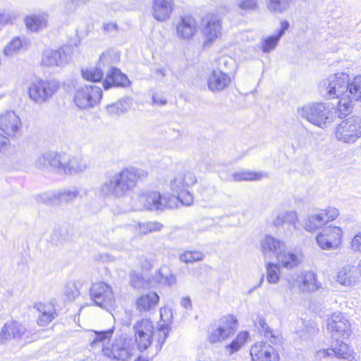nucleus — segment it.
I'll return each instance as SVG.
<instances>
[{
	"mask_svg": "<svg viewBox=\"0 0 361 361\" xmlns=\"http://www.w3.org/2000/svg\"><path fill=\"white\" fill-rule=\"evenodd\" d=\"M147 176L142 169L126 168L109 176L97 190L99 195L114 199H121L128 195L136 186L138 178Z\"/></svg>",
	"mask_w": 361,
	"mask_h": 361,
	"instance_id": "obj_1",
	"label": "nucleus"
},
{
	"mask_svg": "<svg viewBox=\"0 0 361 361\" xmlns=\"http://www.w3.org/2000/svg\"><path fill=\"white\" fill-rule=\"evenodd\" d=\"M35 166L43 171H53L66 175L82 173L88 168L87 162L80 157L55 152H48L39 156Z\"/></svg>",
	"mask_w": 361,
	"mask_h": 361,
	"instance_id": "obj_2",
	"label": "nucleus"
},
{
	"mask_svg": "<svg viewBox=\"0 0 361 361\" xmlns=\"http://www.w3.org/2000/svg\"><path fill=\"white\" fill-rule=\"evenodd\" d=\"M300 117L322 129L328 128L332 123L333 114L329 104L323 102L307 104L298 109Z\"/></svg>",
	"mask_w": 361,
	"mask_h": 361,
	"instance_id": "obj_3",
	"label": "nucleus"
},
{
	"mask_svg": "<svg viewBox=\"0 0 361 361\" xmlns=\"http://www.w3.org/2000/svg\"><path fill=\"white\" fill-rule=\"evenodd\" d=\"M88 194V190L82 187L66 188L59 191H50L39 194L36 200L48 205L57 206L68 204L78 197H83Z\"/></svg>",
	"mask_w": 361,
	"mask_h": 361,
	"instance_id": "obj_4",
	"label": "nucleus"
},
{
	"mask_svg": "<svg viewBox=\"0 0 361 361\" xmlns=\"http://www.w3.org/2000/svg\"><path fill=\"white\" fill-rule=\"evenodd\" d=\"M197 181L195 173L191 171L179 173L170 180V190L176 195L172 197L177 199V203L180 202L186 206L192 204L193 196L189 189L197 183Z\"/></svg>",
	"mask_w": 361,
	"mask_h": 361,
	"instance_id": "obj_5",
	"label": "nucleus"
},
{
	"mask_svg": "<svg viewBox=\"0 0 361 361\" xmlns=\"http://www.w3.org/2000/svg\"><path fill=\"white\" fill-rule=\"evenodd\" d=\"M348 78L349 75L345 73L330 75L320 82V93L329 99L340 98L343 96L348 97Z\"/></svg>",
	"mask_w": 361,
	"mask_h": 361,
	"instance_id": "obj_6",
	"label": "nucleus"
},
{
	"mask_svg": "<svg viewBox=\"0 0 361 361\" xmlns=\"http://www.w3.org/2000/svg\"><path fill=\"white\" fill-rule=\"evenodd\" d=\"M59 87V82L56 80L37 78L30 85L28 94L34 102L42 104L49 102L58 92Z\"/></svg>",
	"mask_w": 361,
	"mask_h": 361,
	"instance_id": "obj_7",
	"label": "nucleus"
},
{
	"mask_svg": "<svg viewBox=\"0 0 361 361\" xmlns=\"http://www.w3.org/2000/svg\"><path fill=\"white\" fill-rule=\"evenodd\" d=\"M137 200L143 208L149 211H162L177 206V199L161 195L157 191H145L139 194Z\"/></svg>",
	"mask_w": 361,
	"mask_h": 361,
	"instance_id": "obj_8",
	"label": "nucleus"
},
{
	"mask_svg": "<svg viewBox=\"0 0 361 361\" xmlns=\"http://www.w3.org/2000/svg\"><path fill=\"white\" fill-rule=\"evenodd\" d=\"M336 138L343 143H353L361 137V118L351 116L334 128Z\"/></svg>",
	"mask_w": 361,
	"mask_h": 361,
	"instance_id": "obj_9",
	"label": "nucleus"
},
{
	"mask_svg": "<svg viewBox=\"0 0 361 361\" xmlns=\"http://www.w3.org/2000/svg\"><path fill=\"white\" fill-rule=\"evenodd\" d=\"M37 338L36 333L30 332L23 324L16 321L6 323L0 331V343H4L11 339L30 343Z\"/></svg>",
	"mask_w": 361,
	"mask_h": 361,
	"instance_id": "obj_10",
	"label": "nucleus"
},
{
	"mask_svg": "<svg viewBox=\"0 0 361 361\" xmlns=\"http://www.w3.org/2000/svg\"><path fill=\"white\" fill-rule=\"evenodd\" d=\"M102 97V90L96 85H85L75 90L73 101L82 109L97 105Z\"/></svg>",
	"mask_w": 361,
	"mask_h": 361,
	"instance_id": "obj_11",
	"label": "nucleus"
},
{
	"mask_svg": "<svg viewBox=\"0 0 361 361\" xmlns=\"http://www.w3.org/2000/svg\"><path fill=\"white\" fill-rule=\"evenodd\" d=\"M90 299L94 304L102 309L108 310L114 304V294L111 286L104 282L93 283L90 288Z\"/></svg>",
	"mask_w": 361,
	"mask_h": 361,
	"instance_id": "obj_12",
	"label": "nucleus"
},
{
	"mask_svg": "<svg viewBox=\"0 0 361 361\" xmlns=\"http://www.w3.org/2000/svg\"><path fill=\"white\" fill-rule=\"evenodd\" d=\"M342 229L338 226L332 225L325 227L316 236L318 246L321 249L326 250L338 248L342 243Z\"/></svg>",
	"mask_w": 361,
	"mask_h": 361,
	"instance_id": "obj_13",
	"label": "nucleus"
},
{
	"mask_svg": "<svg viewBox=\"0 0 361 361\" xmlns=\"http://www.w3.org/2000/svg\"><path fill=\"white\" fill-rule=\"evenodd\" d=\"M133 329L137 349L140 351L147 350L152 341V322L149 319H142L134 324Z\"/></svg>",
	"mask_w": 361,
	"mask_h": 361,
	"instance_id": "obj_14",
	"label": "nucleus"
},
{
	"mask_svg": "<svg viewBox=\"0 0 361 361\" xmlns=\"http://www.w3.org/2000/svg\"><path fill=\"white\" fill-rule=\"evenodd\" d=\"M237 328V319L233 315L222 318L221 324L216 329H212L208 335V340L212 343L221 341L233 335Z\"/></svg>",
	"mask_w": 361,
	"mask_h": 361,
	"instance_id": "obj_15",
	"label": "nucleus"
},
{
	"mask_svg": "<svg viewBox=\"0 0 361 361\" xmlns=\"http://www.w3.org/2000/svg\"><path fill=\"white\" fill-rule=\"evenodd\" d=\"M0 130L8 138L19 137L22 133V123L13 111H6L0 115Z\"/></svg>",
	"mask_w": 361,
	"mask_h": 361,
	"instance_id": "obj_16",
	"label": "nucleus"
},
{
	"mask_svg": "<svg viewBox=\"0 0 361 361\" xmlns=\"http://www.w3.org/2000/svg\"><path fill=\"white\" fill-rule=\"evenodd\" d=\"M296 283L300 292L310 293L314 292L320 288V284L317 280V276L312 271H303L297 275L295 279H288V283L290 289H292L294 283Z\"/></svg>",
	"mask_w": 361,
	"mask_h": 361,
	"instance_id": "obj_17",
	"label": "nucleus"
},
{
	"mask_svg": "<svg viewBox=\"0 0 361 361\" xmlns=\"http://www.w3.org/2000/svg\"><path fill=\"white\" fill-rule=\"evenodd\" d=\"M327 328L331 332L333 342L341 341L340 338H345L351 331L349 321L340 312L334 313L328 320Z\"/></svg>",
	"mask_w": 361,
	"mask_h": 361,
	"instance_id": "obj_18",
	"label": "nucleus"
},
{
	"mask_svg": "<svg viewBox=\"0 0 361 361\" xmlns=\"http://www.w3.org/2000/svg\"><path fill=\"white\" fill-rule=\"evenodd\" d=\"M204 46H209L222 35V25L218 16H207L202 29Z\"/></svg>",
	"mask_w": 361,
	"mask_h": 361,
	"instance_id": "obj_19",
	"label": "nucleus"
},
{
	"mask_svg": "<svg viewBox=\"0 0 361 361\" xmlns=\"http://www.w3.org/2000/svg\"><path fill=\"white\" fill-rule=\"evenodd\" d=\"M105 356L117 360L127 361L132 355L130 345L123 338L116 339L111 348H103Z\"/></svg>",
	"mask_w": 361,
	"mask_h": 361,
	"instance_id": "obj_20",
	"label": "nucleus"
},
{
	"mask_svg": "<svg viewBox=\"0 0 361 361\" xmlns=\"http://www.w3.org/2000/svg\"><path fill=\"white\" fill-rule=\"evenodd\" d=\"M253 361H279V357L276 350L263 341L256 343L250 349Z\"/></svg>",
	"mask_w": 361,
	"mask_h": 361,
	"instance_id": "obj_21",
	"label": "nucleus"
},
{
	"mask_svg": "<svg viewBox=\"0 0 361 361\" xmlns=\"http://www.w3.org/2000/svg\"><path fill=\"white\" fill-rule=\"evenodd\" d=\"M260 245L265 259L273 257L277 259L286 248V243L283 240L270 235H265Z\"/></svg>",
	"mask_w": 361,
	"mask_h": 361,
	"instance_id": "obj_22",
	"label": "nucleus"
},
{
	"mask_svg": "<svg viewBox=\"0 0 361 361\" xmlns=\"http://www.w3.org/2000/svg\"><path fill=\"white\" fill-rule=\"evenodd\" d=\"M176 34L182 39H190L198 31L197 20L192 16H185L179 18L176 25Z\"/></svg>",
	"mask_w": 361,
	"mask_h": 361,
	"instance_id": "obj_23",
	"label": "nucleus"
},
{
	"mask_svg": "<svg viewBox=\"0 0 361 361\" xmlns=\"http://www.w3.org/2000/svg\"><path fill=\"white\" fill-rule=\"evenodd\" d=\"M70 58V55L63 48L48 49L44 51L41 63L47 67L63 66L68 63Z\"/></svg>",
	"mask_w": 361,
	"mask_h": 361,
	"instance_id": "obj_24",
	"label": "nucleus"
},
{
	"mask_svg": "<svg viewBox=\"0 0 361 361\" xmlns=\"http://www.w3.org/2000/svg\"><path fill=\"white\" fill-rule=\"evenodd\" d=\"M350 355V348L343 341L332 342L331 348L319 350L315 353V358L321 360L332 355L342 359H346Z\"/></svg>",
	"mask_w": 361,
	"mask_h": 361,
	"instance_id": "obj_25",
	"label": "nucleus"
},
{
	"mask_svg": "<svg viewBox=\"0 0 361 361\" xmlns=\"http://www.w3.org/2000/svg\"><path fill=\"white\" fill-rule=\"evenodd\" d=\"M231 82L230 76L220 69L212 71L207 79V87L212 92H221L226 88Z\"/></svg>",
	"mask_w": 361,
	"mask_h": 361,
	"instance_id": "obj_26",
	"label": "nucleus"
},
{
	"mask_svg": "<svg viewBox=\"0 0 361 361\" xmlns=\"http://www.w3.org/2000/svg\"><path fill=\"white\" fill-rule=\"evenodd\" d=\"M176 281L175 276L171 273L170 269L166 266L161 267L156 271L155 274L149 279L150 288H155L160 286H172Z\"/></svg>",
	"mask_w": 361,
	"mask_h": 361,
	"instance_id": "obj_27",
	"label": "nucleus"
},
{
	"mask_svg": "<svg viewBox=\"0 0 361 361\" xmlns=\"http://www.w3.org/2000/svg\"><path fill=\"white\" fill-rule=\"evenodd\" d=\"M288 27L289 23L286 20H282L281 22V28L277 31L276 35L262 38L259 47L261 49L262 52L267 54L274 50L280 39Z\"/></svg>",
	"mask_w": 361,
	"mask_h": 361,
	"instance_id": "obj_28",
	"label": "nucleus"
},
{
	"mask_svg": "<svg viewBox=\"0 0 361 361\" xmlns=\"http://www.w3.org/2000/svg\"><path fill=\"white\" fill-rule=\"evenodd\" d=\"M173 0H154L152 16L158 21H165L173 11Z\"/></svg>",
	"mask_w": 361,
	"mask_h": 361,
	"instance_id": "obj_29",
	"label": "nucleus"
},
{
	"mask_svg": "<svg viewBox=\"0 0 361 361\" xmlns=\"http://www.w3.org/2000/svg\"><path fill=\"white\" fill-rule=\"evenodd\" d=\"M130 84L128 77L116 68H111L103 82L104 90L112 87H126Z\"/></svg>",
	"mask_w": 361,
	"mask_h": 361,
	"instance_id": "obj_30",
	"label": "nucleus"
},
{
	"mask_svg": "<svg viewBox=\"0 0 361 361\" xmlns=\"http://www.w3.org/2000/svg\"><path fill=\"white\" fill-rule=\"evenodd\" d=\"M34 308L39 312L37 324L42 326L49 324L56 315L55 307L51 302H37L35 304Z\"/></svg>",
	"mask_w": 361,
	"mask_h": 361,
	"instance_id": "obj_31",
	"label": "nucleus"
},
{
	"mask_svg": "<svg viewBox=\"0 0 361 361\" xmlns=\"http://www.w3.org/2000/svg\"><path fill=\"white\" fill-rule=\"evenodd\" d=\"M277 260L279 264L287 269H292L298 267L302 260V256L299 252L287 250L286 247L279 255Z\"/></svg>",
	"mask_w": 361,
	"mask_h": 361,
	"instance_id": "obj_32",
	"label": "nucleus"
},
{
	"mask_svg": "<svg viewBox=\"0 0 361 361\" xmlns=\"http://www.w3.org/2000/svg\"><path fill=\"white\" fill-rule=\"evenodd\" d=\"M48 14L39 13L27 16L25 23L28 30L32 32H39L47 25Z\"/></svg>",
	"mask_w": 361,
	"mask_h": 361,
	"instance_id": "obj_33",
	"label": "nucleus"
},
{
	"mask_svg": "<svg viewBox=\"0 0 361 361\" xmlns=\"http://www.w3.org/2000/svg\"><path fill=\"white\" fill-rule=\"evenodd\" d=\"M298 215L294 211H282L279 212L274 218L271 224L276 227L282 226L285 224H289L294 228L297 227Z\"/></svg>",
	"mask_w": 361,
	"mask_h": 361,
	"instance_id": "obj_34",
	"label": "nucleus"
},
{
	"mask_svg": "<svg viewBox=\"0 0 361 361\" xmlns=\"http://www.w3.org/2000/svg\"><path fill=\"white\" fill-rule=\"evenodd\" d=\"M159 300V296L156 292H151L141 295L136 302L140 311H148L154 308Z\"/></svg>",
	"mask_w": 361,
	"mask_h": 361,
	"instance_id": "obj_35",
	"label": "nucleus"
},
{
	"mask_svg": "<svg viewBox=\"0 0 361 361\" xmlns=\"http://www.w3.org/2000/svg\"><path fill=\"white\" fill-rule=\"evenodd\" d=\"M255 326L258 329L259 333L264 336L271 344H276L279 342V334L274 332L261 317H257L255 321Z\"/></svg>",
	"mask_w": 361,
	"mask_h": 361,
	"instance_id": "obj_36",
	"label": "nucleus"
},
{
	"mask_svg": "<svg viewBox=\"0 0 361 361\" xmlns=\"http://www.w3.org/2000/svg\"><path fill=\"white\" fill-rule=\"evenodd\" d=\"M266 176H267V174L265 172H253L249 170L243 169L233 173L231 175V180L236 182L259 180Z\"/></svg>",
	"mask_w": 361,
	"mask_h": 361,
	"instance_id": "obj_37",
	"label": "nucleus"
},
{
	"mask_svg": "<svg viewBox=\"0 0 361 361\" xmlns=\"http://www.w3.org/2000/svg\"><path fill=\"white\" fill-rule=\"evenodd\" d=\"M326 224V219L324 214L322 212L310 214L307 216L304 224V228L309 232H313L322 227Z\"/></svg>",
	"mask_w": 361,
	"mask_h": 361,
	"instance_id": "obj_38",
	"label": "nucleus"
},
{
	"mask_svg": "<svg viewBox=\"0 0 361 361\" xmlns=\"http://www.w3.org/2000/svg\"><path fill=\"white\" fill-rule=\"evenodd\" d=\"M104 57L101 56L99 61L98 66L94 68H89L82 69L81 73L82 78L86 80L92 82L100 81L104 76V72L101 68L102 63H104Z\"/></svg>",
	"mask_w": 361,
	"mask_h": 361,
	"instance_id": "obj_39",
	"label": "nucleus"
},
{
	"mask_svg": "<svg viewBox=\"0 0 361 361\" xmlns=\"http://www.w3.org/2000/svg\"><path fill=\"white\" fill-rule=\"evenodd\" d=\"M293 3L294 0H266L267 9L275 13H283L287 11Z\"/></svg>",
	"mask_w": 361,
	"mask_h": 361,
	"instance_id": "obj_40",
	"label": "nucleus"
},
{
	"mask_svg": "<svg viewBox=\"0 0 361 361\" xmlns=\"http://www.w3.org/2000/svg\"><path fill=\"white\" fill-rule=\"evenodd\" d=\"M249 336V333L247 331L240 332L229 344L225 346V350L229 355L238 351L247 342Z\"/></svg>",
	"mask_w": 361,
	"mask_h": 361,
	"instance_id": "obj_41",
	"label": "nucleus"
},
{
	"mask_svg": "<svg viewBox=\"0 0 361 361\" xmlns=\"http://www.w3.org/2000/svg\"><path fill=\"white\" fill-rule=\"evenodd\" d=\"M348 98L361 100V75L354 77L352 80L348 78Z\"/></svg>",
	"mask_w": 361,
	"mask_h": 361,
	"instance_id": "obj_42",
	"label": "nucleus"
},
{
	"mask_svg": "<svg viewBox=\"0 0 361 361\" xmlns=\"http://www.w3.org/2000/svg\"><path fill=\"white\" fill-rule=\"evenodd\" d=\"M279 264L267 262L266 264L267 279L269 283H276L280 279V270Z\"/></svg>",
	"mask_w": 361,
	"mask_h": 361,
	"instance_id": "obj_43",
	"label": "nucleus"
},
{
	"mask_svg": "<svg viewBox=\"0 0 361 361\" xmlns=\"http://www.w3.org/2000/svg\"><path fill=\"white\" fill-rule=\"evenodd\" d=\"M204 255L200 251H185L181 253L179 259L181 262L185 263H193L195 262L201 261L204 259Z\"/></svg>",
	"mask_w": 361,
	"mask_h": 361,
	"instance_id": "obj_44",
	"label": "nucleus"
},
{
	"mask_svg": "<svg viewBox=\"0 0 361 361\" xmlns=\"http://www.w3.org/2000/svg\"><path fill=\"white\" fill-rule=\"evenodd\" d=\"M340 100L337 104L339 117H343L348 115L353 109V104L350 98L346 96H343L339 98Z\"/></svg>",
	"mask_w": 361,
	"mask_h": 361,
	"instance_id": "obj_45",
	"label": "nucleus"
},
{
	"mask_svg": "<svg viewBox=\"0 0 361 361\" xmlns=\"http://www.w3.org/2000/svg\"><path fill=\"white\" fill-rule=\"evenodd\" d=\"M337 281L339 283L346 286H350L355 282V279L352 277L348 267L342 268L339 271L337 275Z\"/></svg>",
	"mask_w": 361,
	"mask_h": 361,
	"instance_id": "obj_46",
	"label": "nucleus"
},
{
	"mask_svg": "<svg viewBox=\"0 0 361 361\" xmlns=\"http://www.w3.org/2000/svg\"><path fill=\"white\" fill-rule=\"evenodd\" d=\"M23 46L22 40L19 37H14L4 48V53L6 56H12L18 52Z\"/></svg>",
	"mask_w": 361,
	"mask_h": 361,
	"instance_id": "obj_47",
	"label": "nucleus"
},
{
	"mask_svg": "<svg viewBox=\"0 0 361 361\" xmlns=\"http://www.w3.org/2000/svg\"><path fill=\"white\" fill-rule=\"evenodd\" d=\"M128 109L127 102L123 101H118V102L109 104L106 106L107 111L112 115H120L125 113Z\"/></svg>",
	"mask_w": 361,
	"mask_h": 361,
	"instance_id": "obj_48",
	"label": "nucleus"
},
{
	"mask_svg": "<svg viewBox=\"0 0 361 361\" xmlns=\"http://www.w3.org/2000/svg\"><path fill=\"white\" fill-rule=\"evenodd\" d=\"M130 285L137 289H140L142 288H149L147 285H149V280L145 281L143 277L137 274V273H131L130 274Z\"/></svg>",
	"mask_w": 361,
	"mask_h": 361,
	"instance_id": "obj_49",
	"label": "nucleus"
},
{
	"mask_svg": "<svg viewBox=\"0 0 361 361\" xmlns=\"http://www.w3.org/2000/svg\"><path fill=\"white\" fill-rule=\"evenodd\" d=\"M114 329H110L106 331H94L95 338L92 341V343L94 344L97 342H102L103 343L106 341L109 342L111 338Z\"/></svg>",
	"mask_w": 361,
	"mask_h": 361,
	"instance_id": "obj_50",
	"label": "nucleus"
},
{
	"mask_svg": "<svg viewBox=\"0 0 361 361\" xmlns=\"http://www.w3.org/2000/svg\"><path fill=\"white\" fill-rule=\"evenodd\" d=\"M162 225L156 221H149L140 224V229L142 233H147L149 232L160 231Z\"/></svg>",
	"mask_w": 361,
	"mask_h": 361,
	"instance_id": "obj_51",
	"label": "nucleus"
},
{
	"mask_svg": "<svg viewBox=\"0 0 361 361\" xmlns=\"http://www.w3.org/2000/svg\"><path fill=\"white\" fill-rule=\"evenodd\" d=\"M258 0H240L238 6L242 10L255 11L257 8Z\"/></svg>",
	"mask_w": 361,
	"mask_h": 361,
	"instance_id": "obj_52",
	"label": "nucleus"
},
{
	"mask_svg": "<svg viewBox=\"0 0 361 361\" xmlns=\"http://www.w3.org/2000/svg\"><path fill=\"white\" fill-rule=\"evenodd\" d=\"M322 214H324V218L326 219V223L329 221H333L336 219L339 214L338 210L335 207H329L325 211H322Z\"/></svg>",
	"mask_w": 361,
	"mask_h": 361,
	"instance_id": "obj_53",
	"label": "nucleus"
},
{
	"mask_svg": "<svg viewBox=\"0 0 361 361\" xmlns=\"http://www.w3.org/2000/svg\"><path fill=\"white\" fill-rule=\"evenodd\" d=\"M65 294L69 300H74L80 295V291L74 285H68L65 288Z\"/></svg>",
	"mask_w": 361,
	"mask_h": 361,
	"instance_id": "obj_54",
	"label": "nucleus"
},
{
	"mask_svg": "<svg viewBox=\"0 0 361 361\" xmlns=\"http://www.w3.org/2000/svg\"><path fill=\"white\" fill-rule=\"evenodd\" d=\"M350 248L354 252H361V232L356 234L352 239Z\"/></svg>",
	"mask_w": 361,
	"mask_h": 361,
	"instance_id": "obj_55",
	"label": "nucleus"
},
{
	"mask_svg": "<svg viewBox=\"0 0 361 361\" xmlns=\"http://www.w3.org/2000/svg\"><path fill=\"white\" fill-rule=\"evenodd\" d=\"M168 336V333L164 331V329L159 330V338L158 343L159 345L157 346L156 353H158L161 348L162 344L164 343Z\"/></svg>",
	"mask_w": 361,
	"mask_h": 361,
	"instance_id": "obj_56",
	"label": "nucleus"
},
{
	"mask_svg": "<svg viewBox=\"0 0 361 361\" xmlns=\"http://www.w3.org/2000/svg\"><path fill=\"white\" fill-rule=\"evenodd\" d=\"M140 267L142 270L149 271L153 267L152 258H144L140 260Z\"/></svg>",
	"mask_w": 361,
	"mask_h": 361,
	"instance_id": "obj_57",
	"label": "nucleus"
},
{
	"mask_svg": "<svg viewBox=\"0 0 361 361\" xmlns=\"http://www.w3.org/2000/svg\"><path fill=\"white\" fill-rule=\"evenodd\" d=\"M80 0H66L65 7L66 11H73L80 5Z\"/></svg>",
	"mask_w": 361,
	"mask_h": 361,
	"instance_id": "obj_58",
	"label": "nucleus"
},
{
	"mask_svg": "<svg viewBox=\"0 0 361 361\" xmlns=\"http://www.w3.org/2000/svg\"><path fill=\"white\" fill-rule=\"evenodd\" d=\"M152 102L154 104H158L161 106L165 105L167 103L166 99L159 94H154L152 96Z\"/></svg>",
	"mask_w": 361,
	"mask_h": 361,
	"instance_id": "obj_59",
	"label": "nucleus"
},
{
	"mask_svg": "<svg viewBox=\"0 0 361 361\" xmlns=\"http://www.w3.org/2000/svg\"><path fill=\"white\" fill-rule=\"evenodd\" d=\"M180 305L187 310H191L192 307L191 300L189 297L183 298L180 300Z\"/></svg>",
	"mask_w": 361,
	"mask_h": 361,
	"instance_id": "obj_60",
	"label": "nucleus"
},
{
	"mask_svg": "<svg viewBox=\"0 0 361 361\" xmlns=\"http://www.w3.org/2000/svg\"><path fill=\"white\" fill-rule=\"evenodd\" d=\"M103 29L105 32H111L117 29V25L115 23H106L103 25Z\"/></svg>",
	"mask_w": 361,
	"mask_h": 361,
	"instance_id": "obj_61",
	"label": "nucleus"
},
{
	"mask_svg": "<svg viewBox=\"0 0 361 361\" xmlns=\"http://www.w3.org/2000/svg\"><path fill=\"white\" fill-rule=\"evenodd\" d=\"M8 143V138L0 134V149Z\"/></svg>",
	"mask_w": 361,
	"mask_h": 361,
	"instance_id": "obj_62",
	"label": "nucleus"
},
{
	"mask_svg": "<svg viewBox=\"0 0 361 361\" xmlns=\"http://www.w3.org/2000/svg\"><path fill=\"white\" fill-rule=\"evenodd\" d=\"M8 20V16L6 15L4 12H0V24L7 23Z\"/></svg>",
	"mask_w": 361,
	"mask_h": 361,
	"instance_id": "obj_63",
	"label": "nucleus"
},
{
	"mask_svg": "<svg viewBox=\"0 0 361 361\" xmlns=\"http://www.w3.org/2000/svg\"><path fill=\"white\" fill-rule=\"evenodd\" d=\"M207 190L212 192V193H215L216 192V188L214 186H211V187H208L205 189L204 194H202V195L207 197V195L206 194Z\"/></svg>",
	"mask_w": 361,
	"mask_h": 361,
	"instance_id": "obj_64",
	"label": "nucleus"
}]
</instances>
